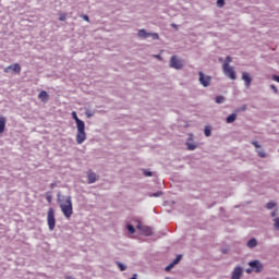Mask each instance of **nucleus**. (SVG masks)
I'll use <instances>...</instances> for the list:
<instances>
[{"mask_svg":"<svg viewBox=\"0 0 279 279\" xmlns=\"http://www.w3.org/2000/svg\"><path fill=\"white\" fill-rule=\"evenodd\" d=\"M57 202L66 219H71V196H64L62 193L57 194Z\"/></svg>","mask_w":279,"mask_h":279,"instance_id":"nucleus-1","label":"nucleus"},{"mask_svg":"<svg viewBox=\"0 0 279 279\" xmlns=\"http://www.w3.org/2000/svg\"><path fill=\"white\" fill-rule=\"evenodd\" d=\"M72 117L74 121H76V128H77V134H76V143L77 145H82L84 141H86V125L84 124V121L80 120L77 118V112L73 111Z\"/></svg>","mask_w":279,"mask_h":279,"instance_id":"nucleus-2","label":"nucleus"},{"mask_svg":"<svg viewBox=\"0 0 279 279\" xmlns=\"http://www.w3.org/2000/svg\"><path fill=\"white\" fill-rule=\"evenodd\" d=\"M47 223L50 232H53L56 230V210L52 207L48 209Z\"/></svg>","mask_w":279,"mask_h":279,"instance_id":"nucleus-3","label":"nucleus"},{"mask_svg":"<svg viewBox=\"0 0 279 279\" xmlns=\"http://www.w3.org/2000/svg\"><path fill=\"white\" fill-rule=\"evenodd\" d=\"M222 70L225 75H227V77H230V80H236V72H234V69H232L230 64L223 63Z\"/></svg>","mask_w":279,"mask_h":279,"instance_id":"nucleus-4","label":"nucleus"},{"mask_svg":"<svg viewBox=\"0 0 279 279\" xmlns=\"http://www.w3.org/2000/svg\"><path fill=\"white\" fill-rule=\"evenodd\" d=\"M170 66H171V69H177L178 71H180V69H182V66H184V64L182 63V61L180 59H178L177 56H173L170 59Z\"/></svg>","mask_w":279,"mask_h":279,"instance_id":"nucleus-5","label":"nucleus"},{"mask_svg":"<svg viewBox=\"0 0 279 279\" xmlns=\"http://www.w3.org/2000/svg\"><path fill=\"white\" fill-rule=\"evenodd\" d=\"M248 265L251 266L253 271H255V274H260V271H263V263H260V260L258 259L250 262Z\"/></svg>","mask_w":279,"mask_h":279,"instance_id":"nucleus-6","label":"nucleus"},{"mask_svg":"<svg viewBox=\"0 0 279 279\" xmlns=\"http://www.w3.org/2000/svg\"><path fill=\"white\" fill-rule=\"evenodd\" d=\"M241 278H243V267L236 266L231 274V279H241Z\"/></svg>","mask_w":279,"mask_h":279,"instance_id":"nucleus-7","label":"nucleus"},{"mask_svg":"<svg viewBox=\"0 0 279 279\" xmlns=\"http://www.w3.org/2000/svg\"><path fill=\"white\" fill-rule=\"evenodd\" d=\"M5 73H21V64L14 63L4 69Z\"/></svg>","mask_w":279,"mask_h":279,"instance_id":"nucleus-8","label":"nucleus"},{"mask_svg":"<svg viewBox=\"0 0 279 279\" xmlns=\"http://www.w3.org/2000/svg\"><path fill=\"white\" fill-rule=\"evenodd\" d=\"M198 75H199V82H201L202 86H204L205 88L207 86H210V80H211L210 76L204 75L203 72H199Z\"/></svg>","mask_w":279,"mask_h":279,"instance_id":"nucleus-9","label":"nucleus"},{"mask_svg":"<svg viewBox=\"0 0 279 279\" xmlns=\"http://www.w3.org/2000/svg\"><path fill=\"white\" fill-rule=\"evenodd\" d=\"M242 80H243L246 88H250V86H252V77L250 76V73L243 72Z\"/></svg>","mask_w":279,"mask_h":279,"instance_id":"nucleus-10","label":"nucleus"},{"mask_svg":"<svg viewBox=\"0 0 279 279\" xmlns=\"http://www.w3.org/2000/svg\"><path fill=\"white\" fill-rule=\"evenodd\" d=\"M180 260H182V255H178L177 258H174V260L172 263H170L167 267H166V271H171V269H173V267H175V265H178V263H180Z\"/></svg>","mask_w":279,"mask_h":279,"instance_id":"nucleus-11","label":"nucleus"},{"mask_svg":"<svg viewBox=\"0 0 279 279\" xmlns=\"http://www.w3.org/2000/svg\"><path fill=\"white\" fill-rule=\"evenodd\" d=\"M180 260H182V255H178L177 258H174V260L172 263H170L167 267H166V271H171V269H173V267H175V265H178V263H180Z\"/></svg>","mask_w":279,"mask_h":279,"instance_id":"nucleus-12","label":"nucleus"},{"mask_svg":"<svg viewBox=\"0 0 279 279\" xmlns=\"http://www.w3.org/2000/svg\"><path fill=\"white\" fill-rule=\"evenodd\" d=\"M87 180L89 184H94V182H97V174H95V172L89 170L87 172Z\"/></svg>","mask_w":279,"mask_h":279,"instance_id":"nucleus-13","label":"nucleus"},{"mask_svg":"<svg viewBox=\"0 0 279 279\" xmlns=\"http://www.w3.org/2000/svg\"><path fill=\"white\" fill-rule=\"evenodd\" d=\"M38 98L41 99V101H47L49 99V94L46 90H41L38 94Z\"/></svg>","mask_w":279,"mask_h":279,"instance_id":"nucleus-14","label":"nucleus"},{"mask_svg":"<svg viewBox=\"0 0 279 279\" xmlns=\"http://www.w3.org/2000/svg\"><path fill=\"white\" fill-rule=\"evenodd\" d=\"M137 36L140 38H149V36H151V33H147V31L145 29H140Z\"/></svg>","mask_w":279,"mask_h":279,"instance_id":"nucleus-15","label":"nucleus"},{"mask_svg":"<svg viewBox=\"0 0 279 279\" xmlns=\"http://www.w3.org/2000/svg\"><path fill=\"white\" fill-rule=\"evenodd\" d=\"M5 132V118L0 117V134H3Z\"/></svg>","mask_w":279,"mask_h":279,"instance_id":"nucleus-16","label":"nucleus"},{"mask_svg":"<svg viewBox=\"0 0 279 279\" xmlns=\"http://www.w3.org/2000/svg\"><path fill=\"white\" fill-rule=\"evenodd\" d=\"M236 121V113H232L227 118V123H234Z\"/></svg>","mask_w":279,"mask_h":279,"instance_id":"nucleus-17","label":"nucleus"},{"mask_svg":"<svg viewBox=\"0 0 279 279\" xmlns=\"http://www.w3.org/2000/svg\"><path fill=\"white\" fill-rule=\"evenodd\" d=\"M256 245H258V243L256 242V239H251L247 242V247H256Z\"/></svg>","mask_w":279,"mask_h":279,"instance_id":"nucleus-18","label":"nucleus"},{"mask_svg":"<svg viewBox=\"0 0 279 279\" xmlns=\"http://www.w3.org/2000/svg\"><path fill=\"white\" fill-rule=\"evenodd\" d=\"M116 265L119 267L120 271L128 269V266L123 265L121 262H117Z\"/></svg>","mask_w":279,"mask_h":279,"instance_id":"nucleus-19","label":"nucleus"},{"mask_svg":"<svg viewBox=\"0 0 279 279\" xmlns=\"http://www.w3.org/2000/svg\"><path fill=\"white\" fill-rule=\"evenodd\" d=\"M223 101H226V98L223 96L216 97V104H223Z\"/></svg>","mask_w":279,"mask_h":279,"instance_id":"nucleus-20","label":"nucleus"},{"mask_svg":"<svg viewBox=\"0 0 279 279\" xmlns=\"http://www.w3.org/2000/svg\"><path fill=\"white\" fill-rule=\"evenodd\" d=\"M46 199H47L48 204H51V202L53 199V197L51 196V193H49V192L46 193Z\"/></svg>","mask_w":279,"mask_h":279,"instance_id":"nucleus-21","label":"nucleus"},{"mask_svg":"<svg viewBox=\"0 0 279 279\" xmlns=\"http://www.w3.org/2000/svg\"><path fill=\"white\" fill-rule=\"evenodd\" d=\"M196 148H197V146H196L195 144L187 143V149H189L190 151H193V150H195Z\"/></svg>","mask_w":279,"mask_h":279,"instance_id":"nucleus-22","label":"nucleus"},{"mask_svg":"<svg viewBox=\"0 0 279 279\" xmlns=\"http://www.w3.org/2000/svg\"><path fill=\"white\" fill-rule=\"evenodd\" d=\"M126 228H128L130 234H134V232H136V229H134V226H132V225H128Z\"/></svg>","mask_w":279,"mask_h":279,"instance_id":"nucleus-23","label":"nucleus"},{"mask_svg":"<svg viewBox=\"0 0 279 279\" xmlns=\"http://www.w3.org/2000/svg\"><path fill=\"white\" fill-rule=\"evenodd\" d=\"M266 208L268 209V210H271V209H274V208H276V203H268L267 205H266Z\"/></svg>","mask_w":279,"mask_h":279,"instance_id":"nucleus-24","label":"nucleus"},{"mask_svg":"<svg viewBox=\"0 0 279 279\" xmlns=\"http://www.w3.org/2000/svg\"><path fill=\"white\" fill-rule=\"evenodd\" d=\"M274 228L275 230H279V218L274 219Z\"/></svg>","mask_w":279,"mask_h":279,"instance_id":"nucleus-25","label":"nucleus"},{"mask_svg":"<svg viewBox=\"0 0 279 279\" xmlns=\"http://www.w3.org/2000/svg\"><path fill=\"white\" fill-rule=\"evenodd\" d=\"M223 5H226V1L225 0H217V7L218 8H223Z\"/></svg>","mask_w":279,"mask_h":279,"instance_id":"nucleus-26","label":"nucleus"},{"mask_svg":"<svg viewBox=\"0 0 279 279\" xmlns=\"http://www.w3.org/2000/svg\"><path fill=\"white\" fill-rule=\"evenodd\" d=\"M144 232H145L146 236H149L151 234V229L149 227H145Z\"/></svg>","mask_w":279,"mask_h":279,"instance_id":"nucleus-27","label":"nucleus"},{"mask_svg":"<svg viewBox=\"0 0 279 279\" xmlns=\"http://www.w3.org/2000/svg\"><path fill=\"white\" fill-rule=\"evenodd\" d=\"M204 134H205V136H210V134H211L210 128L206 126L204 130Z\"/></svg>","mask_w":279,"mask_h":279,"instance_id":"nucleus-28","label":"nucleus"},{"mask_svg":"<svg viewBox=\"0 0 279 279\" xmlns=\"http://www.w3.org/2000/svg\"><path fill=\"white\" fill-rule=\"evenodd\" d=\"M257 154L260 158H265L267 155L265 154V150H257Z\"/></svg>","mask_w":279,"mask_h":279,"instance_id":"nucleus-29","label":"nucleus"},{"mask_svg":"<svg viewBox=\"0 0 279 279\" xmlns=\"http://www.w3.org/2000/svg\"><path fill=\"white\" fill-rule=\"evenodd\" d=\"M59 21H66V14L61 13V14L59 15Z\"/></svg>","mask_w":279,"mask_h":279,"instance_id":"nucleus-30","label":"nucleus"},{"mask_svg":"<svg viewBox=\"0 0 279 279\" xmlns=\"http://www.w3.org/2000/svg\"><path fill=\"white\" fill-rule=\"evenodd\" d=\"M144 175L146 178H151L153 173H151V171L144 170Z\"/></svg>","mask_w":279,"mask_h":279,"instance_id":"nucleus-31","label":"nucleus"},{"mask_svg":"<svg viewBox=\"0 0 279 279\" xmlns=\"http://www.w3.org/2000/svg\"><path fill=\"white\" fill-rule=\"evenodd\" d=\"M150 36L154 38V40H158L159 38L158 33H153Z\"/></svg>","mask_w":279,"mask_h":279,"instance_id":"nucleus-32","label":"nucleus"},{"mask_svg":"<svg viewBox=\"0 0 279 279\" xmlns=\"http://www.w3.org/2000/svg\"><path fill=\"white\" fill-rule=\"evenodd\" d=\"M230 62H232V57L228 56V57L226 58L225 64H226V63L230 64Z\"/></svg>","mask_w":279,"mask_h":279,"instance_id":"nucleus-33","label":"nucleus"},{"mask_svg":"<svg viewBox=\"0 0 279 279\" xmlns=\"http://www.w3.org/2000/svg\"><path fill=\"white\" fill-rule=\"evenodd\" d=\"M252 145H254V147H256V149L260 148V145H258V142H252Z\"/></svg>","mask_w":279,"mask_h":279,"instance_id":"nucleus-34","label":"nucleus"},{"mask_svg":"<svg viewBox=\"0 0 279 279\" xmlns=\"http://www.w3.org/2000/svg\"><path fill=\"white\" fill-rule=\"evenodd\" d=\"M272 80H274L275 82H278V84H279V76H278V75H274V76H272Z\"/></svg>","mask_w":279,"mask_h":279,"instance_id":"nucleus-35","label":"nucleus"},{"mask_svg":"<svg viewBox=\"0 0 279 279\" xmlns=\"http://www.w3.org/2000/svg\"><path fill=\"white\" fill-rule=\"evenodd\" d=\"M84 21H86L87 23L90 21V19L88 17V15H83Z\"/></svg>","mask_w":279,"mask_h":279,"instance_id":"nucleus-36","label":"nucleus"},{"mask_svg":"<svg viewBox=\"0 0 279 279\" xmlns=\"http://www.w3.org/2000/svg\"><path fill=\"white\" fill-rule=\"evenodd\" d=\"M270 88H272V90H275V93H278V89L276 88V85H271Z\"/></svg>","mask_w":279,"mask_h":279,"instance_id":"nucleus-37","label":"nucleus"},{"mask_svg":"<svg viewBox=\"0 0 279 279\" xmlns=\"http://www.w3.org/2000/svg\"><path fill=\"white\" fill-rule=\"evenodd\" d=\"M252 271H254L253 268H247V269H246V274H252Z\"/></svg>","mask_w":279,"mask_h":279,"instance_id":"nucleus-38","label":"nucleus"},{"mask_svg":"<svg viewBox=\"0 0 279 279\" xmlns=\"http://www.w3.org/2000/svg\"><path fill=\"white\" fill-rule=\"evenodd\" d=\"M155 58H157V60H162V58L160 57V54H155Z\"/></svg>","mask_w":279,"mask_h":279,"instance_id":"nucleus-39","label":"nucleus"},{"mask_svg":"<svg viewBox=\"0 0 279 279\" xmlns=\"http://www.w3.org/2000/svg\"><path fill=\"white\" fill-rule=\"evenodd\" d=\"M50 186H51V189H54L56 183H51Z\"/></svg>","mask_w":279,"mask_h":279,"instance_id":"nucleus-40","label":"nucleus"},{"mask_svg":"<svg viewBox=\"0 0 279 279\" xmlns=\"http://www.w3.org/2000/svg\"><path fill=\"white\" fill-rule=\"evenodd\" d=\"M276 215H277L276 211L271 213V217H276Z\"/></svg>","mask_w":279,"mask_h":279,"instance_id":"nucleus-41","label":"nucleus"},{"mask_svg":"<svg viewBox=\"0 0 279 279\" xmlns=\"http://www.w3.org/2000/svg\"><path fill=\"white\" fill-rule=\"evenodd\" d=\"M66 279H71V276H68Z\"/></svg>","mask_w":279,"mask_h":279,"instance_id":"nucleus-42","label":"nucleus"},{"mask_svg":"<svg viewBox=\"0 0 279 279\" xmlns=\"http://www.w3.org/2000/svg\"><path fill=\"white\" fill-rule=\"evenodd\" d=\"M242 110H245V107H242Z\"/></svg>","mask_w":279,"mask_h":279,"instance_id":"nucleus-43","label":"nucleus"},{"mask_svg":"<svg viewBox=\"0 0 279 279\" xmlns=\"http://www.w3.org/2000/svg\"><path fill=\"white\" fill-rule=\"evenodd\" d=\"M155 197H158V194H155Z\"/></svg>","mask_w":279,"mask_h":279,"instance_id":"nucleus-44","label":"nucleus"}]
</instances>
